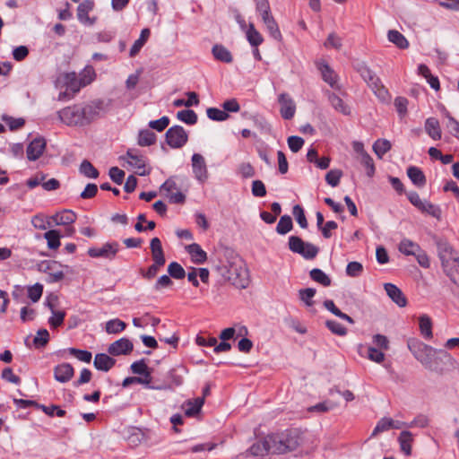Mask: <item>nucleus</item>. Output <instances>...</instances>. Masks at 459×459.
Here are the masks:
<instances>
[{
  "label": "nucleus",
  "mask_w": 459,
  "mask_h": 459,
  "mask_svg": "<svg viewBox=\"0 0 459 459\" xmlns=\"http://www.w3.org/2000/svg\"><path fill=\"white\" fill-rule=\"evenodd\" d=\"M47 306L52 312V316L48 319L49 325L54 328L62 325L65 316V312L55 310V306L51 301H48Z\"/></svg>",
  "instance_id": "nucleus-38"
},
{
  "label": "nucleus",
  "mask_w": 459,
  "mask_h": 459,
  "mask_svg": "<svg viewBox=\"0 0 459 459\" xmlns=\"http://www.w3.org/2000/svg\"><path fill=\"white\" fill-rule=\"evenodd\" d=\"M425 130L433 140H439L441 138V129L437 118H428L425 122Z\"/></svg>",
  "instance_id": "nucleus-33"
},
{
  "label": "nucleus",
  "mask_w": 459,
  "mask_h": 459,
  "mask_svg": "<svg viewBox=\"0 0 459 459\" xmlns=\"http://www.w3.org/2000/svg\"><path fill=\"white\" fill-rule=\"evenodd\" d=\"M212 53L218 61L230 64L233 60L230 51L221 44L214 45L212 48Z\"/></svg>",
  "instance_id": "nucleus-31"
},
{
  "label": "nucleus",
  "mask_w": 459,
  "mask_h": 459,
  "mask_svg": "<svg viewBox=\"0 0 459 459\" xmlns=\"http://www.w3.org/2000/svg\"><path fill=\"white\" fill-rule=\"evenodd\" d=\"M387 38L390 42L399 48L405 49L409 47L406 38L396 30H390L387 33Z\"/></svg>",
  "instance_id": "nucleus-36"
},
{
  "label": "nucleus",
  "mask_w": 459,
  "mask_h": 459,
  "mask_svg": "<svg viewBox=\"0 0 459 459\" xmlns=\"http://www.w3.org/2000/svg\"><path fill=\"white\" fill-rule=\"evenodd\" d=\"M160 191L164 192L173 204H183L186 200V195L180 191L174 178H168L161 185Z\"/></svg>",
  "instance_id": "nucleus-14"
},
{
  "label": "nucleus",
  "mask_w": 459,
  "mask_h": 459,
  "mask_svg": "<svg viewBox=\"0 0 459 459\" xmlns=\"http://www.w3.org/2000/svg\"><path fill=\"white\" fill-rule=\"evenodd\" d=\"M49 341V333L47 329H40L37 332L33 339V343L37 348L44 347Z\"/></svg>",
  "instance_id": "nucleus-60"
},
{
  "label": "nucleus",
  "mask_w": 459,
  "mask_h": 459,
  "mask_svg": "<svg viewBox=\"0 0 459 459\" xmlns=\"http://www.w3.org/2000/svg\"><path fill=\"white\" fill-rule=\"evenodd\" d=\"M249 452L252 455L255 456H262L271 453V444L268 440V436L254 443L249 448Z\"/></svg>",
  "instance_id": "nucleus-30"
},
{
  "label": "nucleus",
  "mask_w": 459,
  "mask_h": 459,
  "mask_svg": "<svg viewBox=\"0 0 459 459\" xmlns=\"http://www.w3.org/2000/svg\"><path fill=\"white\" fill-rule=\"evenodd\" d=\"M271 454L281 455L296 450L300 445V436L296 429L268 435Z\"/></svg>",
  "instance_id": "nucleus-2"
},
{
  "label": "nucleus",
  "mask_w": 459,
  "mask_h": 459,
  "mask_svg": "<svg viewBox=\"0 0 459 459\" xmlns=\"http://www.w3.org/2000/svg\"><path fill=\"white\" fill-rule=\"evenodd\" d=\"M437 255L441 261L444 273L454 281L455 273L459 268V255L452 246L446 240L438 239L437 241Z\"/></svg>",
  "instance_id": "nucleus-3"
},
{
  "label": "nucleus",
  "mask_w": 459,
  "mask_h": 459,
  "mask_svg": "<svg viewBox=\"0 0 459 459\" xmlns=\"http://www.w3.org/2000/svg\"><path fill=\"white\" fill-rule=\"evenodd\" d=\"M247 39L252 47H258L264 39L253 23H250L247 30Z\"/></svg>",
  "instance_id": "nucleus-46"
},
{
  "label": "nucleus",
  "mask_w": 459,
  "mask_h": 459,
  "mask_svg": "<svg viewBox=\"0 0 459 459\" xmlns=\"http://www.w3.org/2000/svg\"><path fill=\"white\" fill-rule=\"evenodd\" d=\"M31 224L35 229L45 230L51 228L54 224L50 216L46 217L43 214H37L31 218Z\"/></svg>",
  "instance_id": "nucleus-43"
},
{
  "label": "nucleus",
  "mask_w": 459,
  "mask_h": 459,
  "mask_svg": "<svg viewBox=\"0 0 459 459\" xmlns=\"http://www.w3.org/2000/svg\"><path fill=\"white\" fill-rule=\"evenodd\" d=\"M391 143L388 140L377 139L373 144V151L379 159H382L391 150Z\"/></svg>",
  "instance_id": "nucleus-45"
},
{
  "label": "nucleus",
  "mask_w": 459,
  "mask_h": 459,
  "mask_svg": "<svg viewBox=\"0 0 459 459\" xmlns=\"http://www.w3.org/2000/svg\"><path fill=\"white\" fill-rule=\"evenodd\" d=\"M93 8V2L85 0L82 2L77 8V18L84 25L91 26L95 23L96 18H91L89 13Z\"/></svg>",
  "instance_id": "nucleus-19"
},
{
  "label": "nucleus",
  "mask_w": 459,
  "mask_h": 459,
  "mask_svg": "<svg viewBox=\"0 0 459 459\" xmlns=\"http://www.w3.org/2000/svg\"><path fill=\"white\" fill-rule=\"evenodd\" d=\"M289 248L293 253H297L306 259L315 258L319 251L317 247L311 243L304 242L297 236H290L289 238Z\"/></svg>",
  "instance_id": "nucleus-8"
},
{
  "label": "nucleus",
  "mask_w": 459,
  "mask_h": 459,
  "mask_svg": "<svg viewBox=\"0 0 459 459\" xmlns=\"http://www.w3.org/2000/svg\"><path fill=\"white\" fill-rule=\"evenodd\" d=\"M204 403V399L197 397L195 399L187 400L182 404V409L185 411V414L187 417H194L197 415L203 405Z\"/></svg>",
  "instance_id": "nucleus-27"
},
{
  "label": "nucleus",
  "mask_w": 459,
  "mask_h": 459,
  "mask_svg": "<svg viewBox=\"0 0 459 459\" xmlns=\"http://www.w3.org/2000/svg\"><path fill=\"white\" fill-rule=\"evenodd\" d=\"M152 379V378L151 375H146V377H143V376L128 377L123 380L122 385H123V387H128L129 385H131L133 384H142L151 389L162 390V389L169 388V386H167V385H161V386H157V387L151 385Z\"/></svg>",
  "instance_id": "nucleus-25"
},
{
  "label": "nucleus",
  "mask_w": 459,
  "mask_h": 459,
  "mask_svg": "<svg viewBox=\"0 0 459 459\" xmlns=\"http://www.w3.org/2000/svg\"><path fill=\"white\" fill-rule=\"evenodd\" d=\"M412 440V434L410 431L404 430L400 433L398 441L400 444L401 450L406 455H410L411 454Z\"/></svg>",
  "instance_id": "nucleus-39"
},
{
  "label": "nucleus",
  "mask_w": 459,
  "mask_h": 459,
  "mask_svg": "<svg viewBox=\"0 0 459 459\" xmlns=\"http://www.w3.org/2000/svg\"><path fill=\"white\" fill-rule=\"evenodd\" d=\"M82 105H73L57 112L58 118L68 126H84Z\"/></svg>",
  "instance_id": "nucleus-5"
},
{
  "label": "nucleus",
  "mask_w": 459,
  "mask_h": 459,
  "mask_svg": "<svg viewBox=\"0 0 459 459\" xmlns=\"http://www.w3.org/2000/svg\"><path fill=\"white\" fill-rule=\"evenodd\" d=\"M292 226L291 218L289 215H284L281 217L276 227V231L281 235H284L291 230Z\"/></svg>",
  "instance_id": "nucleus-53"
},
{
  "label": "nucleus",
  "mask_w": 459,
  "mask_h": 459,
  "mask_svg": "<svg viewBox=\"0 0 459 459\" xmlns=\"http://www.w3.org/2000/svg\"><path fill=\"white\" fill-rule=\"evenodd\" d=\"M420 330L421 334L427 338H432V322L429 316L422 315L419 318Z\"/></svg>",
  "instance_id": "nucleus-44"
},
{
  "label": "nucleus",
  "mask_w": 459,
  "mask_h": 459,
  "mask_svg": "<svg viewBox=\"0 0 459 459\" xmlns=\"http://www.w3.org/2000/svg\"><path fill=\"white\" fill-rule=\"evenodd\" d=\"M96 74L91 66H86L80 74L81 82L82 87L90 84L95 79Z\"/></svg>",
  "instance_id": "nucleus-61"
},
{
  "label": "nucleus",
  "mask_w": 459,
  "mask_h": 459,
  "mask_svg": "<svg viewBox=\"0 0 459 459\" xmlns=\"http://www.w3.org/2000/svg\"><path fill=\"white\" fill-rule=\"evenodd\" d=\"M384 289L387 296L400 307L407 304V299L403 291L393 283H385Z\"/></svg>",
  "instance_id": "nucleus-22"
},
{
  "label": "nucleus",
  "mask_w": 459,
  "mask_h": 459,
  "mask_svg": "<svg viewBox=\"0 0 459 459\" xmlns=\"http://www.w3.org/2000/svg\"><path fill=\"white\" fill-rule=\"evenodd\" d=\"M279 103L281 106L280 112L284 119H290L294 117L296 106L292 99L286 93L279 96Z\"/></svg>",
  "instance_id": "nucleus-18"
},
{
  "label": "nucleus",
  "mask_w": 459,
  "mask_h": 459,
  "mask_svg": "<svg viewBox=\"0 0 459 459\" xmlns=\"http://www.w3.org/2000/svg\"><path fill=\"white\" fill-rule=\"evenodd\" d=\"M151 31L149 29H143L141 31V35L138 39H136L130 49V56H134L138 54L143 45L146 43L150 37Z\"/></svg>",
  "instance_id": "nucleus-42"
},
{
  "label": "nucleus",
  "mask_w": 459,
  "mask_h": 459,
  "mask_svg": "<svg viewBox=\"0 0 459 459\" xmlns=\"http://www.w3.org/2000/svg\"><path fill=\"white\" fill-rule=\"evenodd\" d=\"M150 248L153 263H156L157 265H164L166 263V259L161 246V242L159 238H153L151 240Z\"/></svg>",
  "instance_id": "nucleus-26"
},
{
  "label": "nucleus",
  "mask_w": 459,
  "mask_h": 459,
  "mask_svg": "<svg viewBox=\"0 0 459 459\" xmlns=\"http://www.w3.org/2000/svg\"><path fill=\"white\" fill-rule=\"evenodd\" d=\"M407 346L414 358L428 370L443 374L446 366H454L455 359L446 351L437 350L417 339H410Z\"/></svg>",
  "instance_id": "nucleus-1"
},
{
  "label": "nucleus",
  "mask_w": 459,
  "mask_h": 459,
  "mask_svg": "<svg viewBox=\"0 0 459 459\" xmlns=\"http://www.w3.org/2000/svg\"><path fill=\"white\" fill-rule=\"evenodd\" d=\"M80 172L89 178H97L99 177V171L86 160L81 163Z\"/></svg>",
  "instance_id": "nucleus-54"
},
{
  "label": "nucleus",
  "mask_w": 459,
  "mask_h": 459,
  "mask_svg": "<svg viewBox=\"0 0 459 459\" xmlns=\"http://www.w3.org/2000/svg\"><path fill=\"white\" fill-rule=\"evenodd\" d=\"M407 175L415 186L419 187H422L425 186L426 177L423 174L422 170L420 169L419 168L414 166L409 167L407 169Z\"/></svg>",
  "instance_id": "nucleus-34"
},
{
  "label": "nucleus",
  "mask_w": 459,
  "mask_h": 459,
  "mask_svg": "<svg viewBox=\"0 0 459 459\" xmlns=\"http://www.w3.org/2000/svg\"><path fill=\"white\" fill-rule=\"evenodd\" d=\"M186 251L191 255V258L195 264H203L207 259L206 253L201 248L200 245L196 243H193L188 245L186 247Z\"/></svg>",
  "instance_id": "nucleus-32"
},
{
  "label": "nucleus",
  "mask_w": 459,
  "mask_h": 459,
  "mask_svg": "<svg viewBox=\"0 0 459 459\" xmlns=\"http://www.w3.org/2000/svg\"><path fill=\"white\" fill-rule=\"evenodd\" d=\"M309 275L311 279L320 284H322L325 287H328L331 285V279L330 277L325 274L321 269H312L309 273Z\"/></svg>",
  "instance_id": "nucleus-47"
},
{
  "label": "nucleus",
  "mask_w": 459,
  "mask_h": 459,
  "mask_svg": "<svg viewBox=\"0 0 459 459\" xmlns=\"http://www.w3.org/2000/svg\"><path fill=\"white\" fill-rule=\"evenodd\" d=\"M58 82L66 86V88L74 92H77L82 87L81 79L77 77L75 73H66L61 74Z\"/></svg>",
  "instance_id": "nucleus-24"
},
{
  "label": "nucleus",
  "mask_w": 459,
  "mask_h": 459,
  "mask_svg": "<svg viewBox=\"0 0 459 459\" xmlns=\"http://www.w3.org/2000/svg\"><path fill=\"white\" fill-rule=\"evenodd\" d=\"M342 176V172L339 169H332L325 175V180L331 186H337L340 183V179Z\"/></svg>",
  "instance_id": "nucleus-63"
},
{
  "label": "nucleus",
  "mask_w": 459,
  "mask_h": 459,
  "mask_svg": "<svg viewBox=\"0 0 459 459\" xmlns=\"http://www.w3.org/2000/svg\"><path fill=\"white\" fill-rule=\"evenodd\" d=\"M129 166L135 169V173L139 176H147L151 173V168H147V158L143 156L139 150L130 148L125 156L122 157Z\"/></svg>",
  "instance_id": "nucleus-7"
},
{
  "label": "nucleus",
  "mask_w": 459,
  "mask_h": 459,
  "mask_svg": "<svg viewBox=\"0 0 459 459\" xmlns=\"http://www.w3.org/2000/svg\"><path fill=\"white\" fill-rule=\"evenodd\" d=\"M166 143L173 149L183 147L188 141V135L180 126H174L166 132Z\"/></svg>",
  "instance_id": "nucleus-11"
},
{
  "label": "nucleus",
  "mask_w": 459,
  "mask_h": 459,
  "mask_svg": "<svg viewBox=\"0 0 459 459\" xmlns=\"http://www.w3.org/2000/svg\"><path fill=\"white\" fill-rule=\"evenodd\" d=\"M67 352L76 358L78 360L90 363L92 358L91 352L76 348H68Z\"/></svg>",
  "instance_id": "nucleus-51"
},
{
  "label": "nucleus",
  "mask_w": 459,
  "mask_h": 459,
  "mask_svg": "<svg viewBox=\"0 0 459 459\" xmlns=\"http://www.w3.org/2000/svg\"><path fill=\"white\" fill-rule=\"evenodd\" d=\"M206 114L207 117L213 121H225L230 117L227 112L216 108H207Z\"/></svg>",
  "instance_id": "nucleus-57"
},
{
  "label": "nucleus",
  "mask_w": 459,
  "mask_h": 459,
  "mask_svg": "<svg viewBox=\"0 0 459 459\" xmlns=\"http://www.w3.org/2000/svg\"><path fill=\"white\" fill-rule=\"evenodd\" d=\"M353 150L356 153V160L366 169L367 175L371 178L375 175L376 168L372 157L365 151L360 142H353Z\"/></svg>",
  "instance_id": "nucleus-10"
},
{
  "label": "nucleus",
  "mask_w": 459,
  "mask_h": 459,
  "mask_svg": "<svg viewBox=\"0 0 459 459\" xmlns=\"http://www.w3.org/2000/svg\"><path fill=\"white\" fill-rule=\"evenodd\" d=\"M319 70L322 74V77L325 82H327L331 87L336 86V74L331 69V67L327 64H321L319 65Z\"/></svg>",
  "instance_id": "nucleus-41"
},
{
  "label": "nucleus",
  "mask_w": 459,
  "mask_h": 459,
  "mask_svg": "<svg viewBox=\"0 0 459 459\" xmlns=\"http://www.w3.org/2000/svg\"><path fill=\"white\" fill-rule=\"evenodd\" d=\"M100 109V102H91L90 104L82 105V116L85 126L89 125L99 117Z\"/></svg>",
  "instance_id": "nucleus-28"
},
{
  "label": "nucleus",
  "mask_w": 459,
  "mask_h": 459,
  "mask_svg": "<svg viewBox=\"0 0 459 459\" xmlns=\"http://www.w3.org/2000/svg\"><path fill=\"white\" fill-rule=\"evenodd\" d=\"M131 370L134 374L143 377H146V375H151L152 373L144 359L134 361L131 365Z\"/></svg>",
  "instance_id": "nucleus-55"
},
{
  "label": "nucleus",
  "mask_w": 459,
  "mask_h": 459,
  "mask_svg": "<svg viewBox=\"0 0 459 459\" xmlns=\"http://www.w3.org/2000/svg\"><path fill=\"white\" fill-rule=\"evenodd\" d=\"M44 238L47 240V245L49 249L56 250L61 245V234L57 230H49L46 231Z\"/></svg>",
  "instance_id": "nucleus-37"
},
{
  "label": "nucleus",
  "mask_w": 459,
  "mask_h": 459,
  "mask_svg": "<svg viewBox=\"0 0 459 459\" xmlns=\"http://www.w3.org/2000/svg\"><path fill=\"white\" fill-rule=\"evenodd\" d=\"M237 259H242L233 250L226 248L219 259L218 264L215 265V270L220 275H227L229 271L235 269L233 262Z\"/></svg>",
  "instance_id": "nucleus-13"
},
{
  "label": "nucleus",
  "mask_w": 459,
  "mask_h": 459,
  "mask_svg": "<svg viewBox=\"0 0 459 459\" xmlns=\"http://www.w3.org/2000/svg\"><path fill=\"white\" fill-rule=\"evenodd\" d=\"M116 363V360L105 353L96 354L94 358V367L98 370L108 371Z\"/></svg>",
  "instance_id": "nucleus-29"
},
{
  "label": "nucleus",
  "mask_w": 459,
  "mask_h": 459,
  "mask_svg": "<svg viewBox=\"0 0 459 459\" xmlns=\"http://www.w3.org/2000/svg\"><path fill=\"white\" fill-rule=\"evenodd\" d=\"M133 342L127 338H121L112 342L108 349L109 354L113 356L126 355L133 351Z\"/></svg>",
  "instance_id": "nucleus-17"
},
{
  "label": "nucleus",
  "mask_w": 459,
  "mask_h": 459,
  "mask_svg": "<svg viewBox=\"0 0 459 459\" xmlns=\"http://www.w3.org/2000/svg\"><path fill=\"white\" fill-rule=\"evenodd\" d=\"M392 429L391 418L384 417L377 423L371 437H375L382 432L387 431Z\"/></svg>",
  "instance_id": "nucleus-59"
},
{
  "label": "nucleus",
  "mask_w": 459,
  "mask_h": 459,
  "mask_svg": "<svg viewBox=\"0 0 459 459\" xmlns=\"http://www.w3.org/2000/svg\"><path fill=\"white\" fill-rule=\"evenodd\" d=\"M420 248L419 244L408 238L403 239L398 247L399 251L405 255H414Z\"/></svg>",
  "instance_id": "nucleus-40"
},
{
  "label": "nucleus",
  "mask_w": 459,
  "mask_h": 459,
  "mask_svg": "<svg viewBox=\"0 0 459 459\" xmlns=\"http://www.w3.org/2000/svg\"><path fill=\"white\" fill-rule=\"evenodd\" d=\"M316 292V290L313 288L301 289L299 290V297L307 307H311L314 304L313 298Z\"/></svg>",
  "instance_id": "nucleus-52"
},
{
  "label": "nucleus",
  "mask_w": 459,
  "mask_h": 459,
  "mask_svg": "<svg viewBox=\"0 0 459 459\" xmlns=\"http://www.w3.org/2000/svg\"><path fill=\"white\" fill-rule=\"evenodd\" d=\"M76 214L71 210H64L50 216L54 225L69 226L76 221Z\"/></svg>",
  "instance_id": "nucleus-23"
},
{
  "label": "nucleus",
  "mask_w": 459,
  "mask_h": 459,
  "mask_svg": "<svg viewBox=\"0 0 459 459\" xmlns=\"http://www.w3.org/2000/svg\"><path fill=\"white\" fill-rule=\"evenodd\" d=\"M63 265L54 260L43 261L39 264V271L48 275V281L57 282L63 280L65 273L62 270Z\"/></svg>",
  "instance_id": "nucleus-12"
},
{
  "label": "nucleus",
  "mask_w": 459,
  "mask_h": 459,
  "mask_svg": "<svg viewBox=\"0 0 459 459\" xmlns=\"http://www.w3.org/2000/svg\"><path fill=\"white\" fill-rule=\"evenodd\" d=\"M156 142V135L150 130H143L139 133L138 144L140 146H150Z\"/></svg>",
  "instance_id": "nucleus-49"
},
{
  "label": "nucleus",
  "mask_w": 459,
  "mask_h": 459,
  "mask_svg": "<svg viewBox=\"0 0 459 459\" xmlns=\"http://www.w3.org/2000/svg\"><path fill=\"white\" fill-rule=\"evenodd\" d=\"M258 12H260L262 15V19L264 23L266 26V29L269 32V34L276 40H281V33L280 31V29L278 27V24L276 23L275 20L270 13V7L268 1L261 0L259 3V9H257Z\"/></svg>",
  "instance_id": "nucleus-9"
},
{
  "label": "nucleus",
  "mask_w": 459,
  "mask_h": 459,
  "mask_svg": "<svg viewBox=\"0 0 459 459\" xmlns=\"http://www.w3.org/2000/svg\"><path fill=\"white\" fill-rule=\"evenodd\" d=\"M46 148V141L44 138H35L27 147V158L30 160H38L43 153Z\"/></svg>",
  "instance_id": "nucleus-20"
},
{
  "label": "nucleus",
  "mask_w": 459,
  "mask_h": 459,
  "mask_svg": "<svg viewBox=\"0 0 459 459\" xmlns=\"http://www.w3.org/2000/svg\"><path fill=\"white\" fill-rule=\"evenodd\" d=\"M359 73L364 81L373 90L377 97L385 101L388 100L389 93L385 87L381 83L380 79L366 65L359 68Z\"/></svg>",
  "instance_id": "nucleus-6"
},
{
  "label": "nucleus",
  "mask_w": 459,
  "mask_h": 459,
  "mask_svg": "<svg viewBox=\"0 0 459 459\" xmlns=\"http://www.w3.org/2000/svg\"><path fill=\"white\" fill-rule=\"evenodd\" d=\"M419 210H420L421 212H426L437 219H439L441 216L440 208L429 202H427V201L423 202L422 205L420 207Z\"/></svg>",
  "instance_id": "nucleus-58"
},
{
  "label": "nucleus",
  "mask_w": 459,
  "mask_h": 459,
  "mask_svg": "<svg viewBox=\"0 0 459 459\" xmlns=\"http://www.w3.org/2000/svg\"><path fill=\"white\" fill-rule=\"evenodd\" d=\"M169 275L177 280L183 279L186 276L184 268L177 262H172L168 266Z\"/></svg>",
  "instance_id": "nucleus-56"
},
{
  "label": "nucleus",
  "mask_w": 459,
  "mask_h": 459,
  "mask_svg": "<svg viewBox=\"0 0 459 459\" xmlns=\"http://www.w3.org/2000/svg\"><path fill=\"white\" fill-rule=\"evenodd\" d=\"M238 173L243 178H249L255 176V169L248 162H242L238 168Z\"/></svg>",
  "instance_id": "nucleus-64"
},
{
  "label": "nucleus",
  "mask_w": 459,
  "mask_h": 459,
  "mask_svg": "<svg viewBox=\"0 0 459 459\" xmlns=\"http://www.w3.org/2000/svg\"><path fill=\"white\" fill-rule=\"evenodd\" d=\"M191 161L195 178L201 183L205 182L209 174L204 156L200 153H194Z\"/></svg>",
  "instance_id": "nucleus-16"
},
{
  "label": "nucleus",
  "mask_w": 459,
  "mask_h": 459,
  "mask_svg": "<svg viewBox=\"0 0 459 459\" xmlns=\"http://www.w3.org/2000/svg\"><path fill=\"white\" fill-rule=\"evenodd\" d=\"M328 100L331 106L338 112L343 115H349L351 113L350 108L344 103V101L335 93H328Z\"/></svg>",
  "instance_id": "nucleus-35"
},
{
  "label": "nucleus",
  "mask_w": 459,
  "mask_h": 459,
  "mask_svg": "<svg viewBox=\"0 0 459 459\" xmlns=\"http://www.w3.org/2000/svg\"><path fill=\"white\" fill-rule=\"evenodd\" d=\"M126 324L120 319H111L106 323V332L108 333H118L123 332Z\"/></svg>",
  "instance_id": "nucleus-48"
},
{
  "label": "nucleus",
  "mask_w": 459,
  "mask_h": 459,
  "mask_svg": "<svg viewBox=\"0 0 459 459\" xmlns=\"http://www.w3.org/2000/svg\"><path fill=\"white\" fill-rule=\"evenodd\" d=\"M74 374L73 366L69 363H61L54 368V377L60 383L70 381Z\"/></svg>",
  "instance_id": "nucleus-21"
},
{
  "label": "nucleus",
  "mask_w": 459,
  "mask_h": 459,
  "mask_svg": "<svg viewBox=\"0 0 459 459\" xmlns=\"http://www.w3.org/2000/svg\"><path fill=\"white\" fill-rule=\"evenodd\" d=\"M119 250V244L117 242H107L100 247H91L88 249V255L91 257L98 258L102 257L112 260L117 255Z\"/></svg>",
  "instance_id": "nucleus-15"
},
{
  "label": "nucleus",
  "mask_w": 459,
  "mask_h": 459,
  "mask_svg": "<svg viewBox=\"0 0 459 459\" xmlns=\"http://www.w3.org/2000/svg\"><path fill=\"white\" fill-rule=\"evenodd\" d=\"M235 269L229 271L227 275H221L237 289H246L250 283L249 272L242 259L233 262Z\"/></svg>",
  "instance_id": "nucleus-4"
},
{
  "label": "nucleus",
  "mask_w": 459,
  "mask_h": 459,
  "mask_svg": "<svg viewBox=\"0 0 459 459\" xmlns=\"http://www.w3.org/2000/svg\"><path fill=\"white\" fill-rule=\"evenodd\" d=\"M325 325L327 328L334 334L344 336L347 333V329L342 325L334 320H327Z\"/></svg>",
  "instance_id": "nucleus-62"
},
{
  "label": "nucleus",
  "mask_w": 459,
  "mask_h": 459,
  "mask_svg": "<svg viewBox=\"0 0 459 459\" xmlns=\"http://www.w3.org/2000/svg\"><path fill=\"white\" fill-rule=\"evenodd\" d=\"M177 117L187 125H195L197 122V115L192 109H184L178 111Z\"/></svg>",
  "instance_id": "nucleus-50"
}]
</instances>
